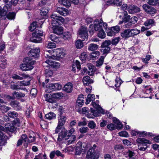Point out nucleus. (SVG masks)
I'll use <instances>...</instances> for the list:
<instances>
[{"label": "nucleus", "mask_w": 159, "mask_h": 159, "mask_svg": "<svg viewBox=\"0 0 159 159\" xmlns=\"http://www.w3.org/2000/svg\"><path fill=\"white\" fill-rule=\"evenodd\" d=\"M23 63L20 65V67L23 71L30 70L34 67L36 61L29 57H27L23 60Z\"/></svg>", "instance_id": "f257e3e1"}, {"label": "nucleus", "mask_w": 159, "mask_h": 159, "mask_svg": "<svg viewBox=\"0 0 159 159\" xmlns=\"http://www.w3.org/2000/svg\"><path fill=\"white\" fill-rule=\"evenodd\" d=\"M100 152L98 149L97 146L94 144L89 149L86 156L87 159H98L99 156Z\"/></svg>", "instance_id": "f03ea898"}, {"label": "nucleus", "mask_w": 159, "mask_h": 159, "mask_svg": "<svg viewBox=\"0 0 159 159\" xmlns=\"http://www.w3.org/2000/svg\"><path fill=\"white\" fill-rule=\"evenodd\" d=\"M43 35L42 31L36 30L35 31L32 33V37L30 38V41L33 42L39 43H40L42 40L41 38Z\"/></svg>", "instance_id": "7ed1b4c3"}, {"label": "nucleus", "mask_w": 159, "mask_h": 159, "mask_svg": "<svg viewBox=\"0 0 159 159\" xmlns=\"http://www.w3.org/2000/svg\"><path fill=\"white\" fill-rule=\"evenodd\" d=\"M78 36L81 39L82 41L87 40L88 39V33L87 28L85 26H82L78 31Z\"/></svg>", "instance_id": "20e7f679"}, {"label": "nucleus", "mask_w": 159, "mask_h": 159, "mask_svg": "<svg viewBox=\"0 0 159 159\" xmlns=\"http://www.w3.org/2000/svg\"><path fill=\"white\" fill-rule=\"evenodd\" d=\"M113 122L114 123L116 124V126L112 123L108 124L107 126V127L109 130H112L115 129L116 128L117 129H120L122 128L123 125L115 117L113 118Z\"/></svg>", "instance_id": "39448f33"}, {"label": "nucleus", "mask_w": 159, "mask_h": 159, "mask_svg": "<svg viewBox=\"0 0 159 159\" xmlns=\"http://www.w3.org/2000/svg\"><path fill=\"white\" fill-rule=\"evenodd\" d=\"M52 19V24L53 26H57L59 25V21L63 22L64 21V19L61 16H57L56 14L53 13L51 16Z\"/></svg>", "instance_id": "423d86ee"}, {"label": "nucleus", "mask_w": 159, "mask_h": 159, "mask_svg": "<svg viewBox=\"0 0 159 159\" xmlns=\"http://www.w3.org/2000/svg\"><path fill=\"white\" fill-rule=\"evenodd\" d=\"M111 44V41L109 40H106L102 43L101 45V51L103 53V54H106H106L109 52L110 50L109 46Z\"/></svg>", "instance_id": "0eeeda50"}, {"label": "nucleus", "mask_w": 159, "mask_h": 159, "mask_svg": "<svg viewBox=\"0 0 159 159\" xmlns=\"http://www.w3.org/2000/svg\"><path fill=\"white\" fill-rule=\"evenodd\" d=\"M137 143L142 144V146L144 147H141L139 149L141 150L145 151L147 148V146L146 143L150 144V142L149 140L143 138H138L136 140Z\"/></svg>", "instance_id": "6e6552de"}, {"label": "nucleus", "mask_w": 159, "mask_h": 159, "mask_svg": "<svg viewBox=\"0 0 159 159\" xmlns=\"http://www.w3.org/2000/svg\"><path fill=\"white\" fill-rule=\"evenodd\" d=\"M54 56L56 58H63L66 55L65 51L62 48H58L54 49Z\"/></svg>", "instance_id": "1a4fd4ad"}, {"label": "nucleus", "mask_w": 159, "mask_h": 159, "mask_svg": "<svg viewBox=\"0 0 159 159\" xmlns=\"http://www.w3.org/2000/svg\"><path fill=\"white\" fill-rule=\"evenodd\" d=\"M142 7L144 11L148 13L153 14L157 12V10L154 7L148 4H145L143 5Z\"/></svg>", "instance_id": "9d476101"}, {"label": "nucleus", "mask_w": 159, "mask_h": 159, "mask_svg": "<svg viewBox=\"0 0 159 159\" xmlns=\"http://www.w3.org/2000/svg\"><path fill=\"white\" fill-rule=\"evenodd\" d=\"M9 8L8 6L7 5L3 7L2 9L1 7H0V18L2 19L5 20L6 18V15L7 13L8 8Z\"/></svg>", "instance_id": "9b49d317"}, {"label": "nucleus", "mask_w": 159, "mask_h": 159, "mask_svg": "<svg viewBox=\"0 0 159 159\" xmlns=\"http://www.w3.org/2000/svg\"><path fill=\"white\" fill-rule=\"evenodd\" d=\"M120 30V28L119 26L113 27L111 28V30L107 32V35L110 36H112L118 33Z\"/></svg>", "instance_id": "f8f14e48"}, {"label": "nucleus", "mask_w": 159, "mask_h": 159, "mask_svg": "<svg viewBox=\"0 0 159 159\" xmlns=\"http://www.w3.org/2000/svg\"><path fill=\"white\" fill-rule=\"evenodd\" d=\"M140 11V9L139 7L134 5H130L128 7V11L130 14L138 12Z\"/></svg>", "instance_id": "ddd939ff"}, {"label": "nucleus", "mask_w": 159, "mask_h": 159, "mask_svg": "<svg viewBox=\"0 0 159 159\" xmlns=\"http://www.w3.org/2000/svg\"><path fill=\"white\" fill-rule=\"evenodd\" d=\"M39 48H36L31 49L29 55L32 57L36 58L39 57Z\"/></svg>", "instance_id": "4468645a"}, {"label": "nucleus", "mask_w": 159, "mask_h": 159, "mask_svg": "<svg viewBox=\"0 0 159 159\" xmlns=\"http://www.w3.org/2000/svg\"><path fill=\"white\" fill-rule=\"evenodd\" d=\"M29 77L28 75H26L25 73H22L18 75L16 74H14L12 75V78L14 80H22L26 78Z\"/></svg>", "instance_id": "2eb2a0df"}, {"label": "nucleus", "mask_w": 159, "mask_h": 159, "mask_svg": "<svg viewBox=\"0 0 159 159\" xmlns=\"http://www.w3.org/2000/svg\"><path fill=\"white\" fill-rule=\"evenodd\" d=\"M3 103L6 104V103L3 100L0 99V109L2 112L3 113L7 112L8 110H10L11 108L3 105Z\"/></svg>", "instance_id": "dca6fc26"}, {"label": "nucleus", "mask_w": 159, "mask_h": 159, "mask_svg": "<svg viewBox=\"0 0 159 159\" xmlns=\"http://www.w3.org/2000/svg\"><path fill=\"white\" fill-rule=\"evenodd\" d=\"M147 132L145 131L140 132L137 130H132L131 131V134L134 136L138 137H143L144 135H147Z\"/></svg>", "instance_id": "f3484780"}, {"label": "nucleus", "mask_w": 159, "mask_h": 159, "mask_svg": "<svg viewBox=\"0 0 159 159\" xmlns=\"http://www.w3.org/2000/svg\"><path fill=\"white\" fill-rule=\"evenodd\" d=\"M73 89L72 84L70 82H68L65 85L63 90L66 93H70L72 91Z\"/></svg>", "instance_id": "a211bd4d"}, {"label": "nucleus", "mask_w": 159, "mask_h": 159, "mask_svg": "<svg viewBox=\"0 0 159 159\" xmlns=\"http://www.w3.org/2000/svg\"><path fill=\"white\" fill-rule=\"evenodd\" d=\"M57 11L60 15L64 16H67L69 14L68 10L63 7H58L57 9Z\"/></svg>", "instance_id": "6ab92c4d"}, {"label": "nucleus", "mask_w": 159, "mask_h": 159, "mask_svg": "<svg viewBox=\"0 0 159 159\" xmlns=\"http://www.w3.org/2000/svg\"><path fill=\"white\" fill-rule=\"evenodd\" d=\"M129 16H128L125 18L124 21L127 22L128 21H129L133 24L136 23L138 21V18L136 16H133L131 18Z\"/></svg>", "instance_id": "aec40b11"}, {"label": "nucleus", "mask_w": 159, "mask_h": 159, "mask_svg": "<svg viewBox=\"0 0 159 159\" xmlns=\"http://www.w3.org/2000/svg\"><path fill=\"white\" fill-rule=\"evenodd\" d=\"M67 131L64 129L62 131L59 133L58 137L57 139V140L59 141H61L67 135Z\"/></svg>", "instance_id": "412c9836"}, {"label": "nucleus", "mask_w": 159, "mask_h": 159, "mask_svg": "<svg viewBox=\"0 0 159 159\" xmlns=\"http://www.w3.org/2000/svg\"><path fill=\"white\" fill-rule=\"evenodd\" d=\"M81 143H80V144H78L76 146L75 152L76 155H80L82 152L86 151L87 149L86 148H85L84 150L82 149V145L80 144Z\"/></svg>", "instance_id": "4be33fe9"}, {"label": "nucleus", "mask_w": 159, "mask_h": 159, "mask_svg": "<svg viewBox=\"0 0 159 159\" xmlns=\"http://www.w3.org/2000/svg\"><path fill=\"white\" fill-rule=\"evenodd\" d=\"M52 94H46L45 96L46 101L50 103H55L56 102V99L52 97Z\"/></svg>", "instance_id": "5701e85b"}, {"label": "nucleus", "mask_w": 159, "mask_h": 159, "mask_svg": "<svg viewBox=\"0 0 159 159\" xmlns=\"http://www.w3.org/2000/svg\"><path fill=\"white\" fill-rule=\"evenodd\" d=\"M97 27H95V31H98V35L99 37L103 39L105 38L106 36V34L104 32L103 28L101 29L100 27L98 29Z\"/></svg>", "instance_id": "b1692460"}, {"label": "nucleus", "mask_w": 159, "mask_h": 159, "mask_svg": "<svg viewBox=\"0 0 159 159\" xmlns=\"http://www.w3.org/2000/svg\"><path fill=\"white\" fill-rule=\"evenodd\" d=\"M30 85V81H20L19 84V87L20 88H21V89H20L23 90L24 91H26L27 92V91L26 89L25 88H24L23 86L29 85Z\"/></svg>", "instance_id": "393cba45"}, {"label": "nucleus", "mask_w": 159, "mask_h": 159, "mask_svg": "<svg viewBox=\"0 0 159 159\" xmlns=\"http://www.w3.org/2000/svg\"><path fill=\"white\" fill-rule=\"evenodd\" d=\"M53 32L54 33L57 34H61L63 32V28L61 26H55L53 29Z\"/></svg>", "instance_id": "a878e982"}, {"label": "nucleus", "mask_w": 159, "mask_h": 159, "mask_svg": "<svg viewBox=\"0 0 159 159\" xmlns=\"http://www.w3.org/2000/svg\"><path fill=\"white\" fill-rule=\"evenodd\" d=\"M82 81L84 84L86 85L93 83V80L92 79H90V77L88 76L84 77Z\"/></svg>", "instance_id": "bb28decb"}, {"label": "nucleus", "mask_w": 159, "mask_h": 159, "mask_svg": "<svg viewBox=\"0 0 159 159\" xmlns=\"http://www.w3.org/2000/svg\"><path fill=\"white\" fill-rule=\"evenodd\" d=\"M19 0H4V2L6 3L7 5L9 7H10L11 5L13 4L15 6Z\"/></svg>", "instance_id": "cd10ccee"}, {"label": "nucleus", "mask_w": 159, "mask_h": 159, "mask_svg": "<svg viewBox=\"0 0 159 159\" xmlns=\"http://www.w3.org/2000/svg\"><path fill=\"white\" fill-rule=\"evenodd\" d=\"M5 128L6 130L11 132L13 131L14 129V127L12 123H7L5 125Z\"/></svg>", "instance_id": "c85d7f7f"}, {"label": "nucleus", "mask_w": 159, "mask_h": 159, "mask_svg": "<svg viewBox=\"0 0 159 159\" xmlns=\"http://www.w3.org/2000/svg\"><path fill=\"white\" fill-rule=\"evenodd\" d=\"M45 91L47 93H50L54 91V84L50 83L47 85Z\"/></svg>", "instance_id": "c756f323"}, {"label": "nucleus", "mask_w": 159, "mask_h": 159, "mask_svg": "<svg viewBox=\"0 0 159 159\" xmlns=\"http://www.w3.org/2000/svg\"><path fill=\"white\" fill-rule=\"evenodd\" d=\"M78 106L81 107L84 103V95H80L77 99L76 102Z\"/></svg>", "instance_id": "7c9ffc66"}, {"label": "nucleus", "mask_w": 159, "mask_h": 159, "mask_svg": "<svg viewBox=\"0 0 159 159\" xmlns=\"http://www.w3.org/2000/svg\"><path fill=\"white\" fill-rule=\"evenodd\" d=\"M12 95L14 98H19L24 97L25 94L21 92L15 91L12 93Z\"/></svg>", "instance_id": "2f4dec72"}, {"label": "nucleus", "mask_w": 159, "mask_h": 159, "mask_svg": "<svg viewBox=\"0 0 159 159\" xmlns=\"http://www.w3.org/2000/svg\"><path fill=\"white\" fill-rule=\"evenodd\" d=\"M121 36L123 38H129L131 37L130 30H125L121 34Z\"/></svg>", "instance_id": "473e14b6"}, {"label": "nucleus", "mask_w": 159, "mask_h": 159, "mask_svg": "<svg viewBox=\"0 0 159 159\" xmlns=\"http://www.w3.org/2000/svg\"><path fill=\"white\" fill-rule=\"evenodd\" d=\"M66 118L65 116H61L60 118L58 119V125L63 127L64 124L65 123Z\"/></svg>", "instance_id": "72a5a7b5"}, {"label": "nucleus", "mask_w": 159, "mask_h": 159, "mask_svg": "<svg viewBox=\"0 0 159 159\" xmlns=\"http://www.w3.org/2000/svg\"><path fill=\"white\" fill-rule=\"evenodd\" d=\"M155 25V22L152 19L147 20L144 23V25L146 26H152L153 25Z\"/></svg>", "instance_id": "f704fd0d"}, {"label": "nucleus", "mask_w": 159, "mask_h": 159, "mask_svg": "<svg viewBox=\"0 0 159 159\" xmlns=\"http://www.w3.org/2000/svg\"><path fill=\"white\" fill-rule=\"evenodd\" d=\"M45 117L46 119L49 120L55 119L56 118V115L53 112H50L46 114Z\"/></svg>", "instance_id": "c9c22d12"}, {"label": "nucleus", "mask_w": 159, "mask_h": 159, "mask_svg": "<svg viewBox=\"0 0 159 159\" xmlns=\"http://www.w3.org/2000/svg\"><path fill=\"white\" fill-rule=\"evenodd\" d=\"M105 56H105H102L96 62L95 65L97 67H100L102 65Z\"/></svg>", "instance_id": "e433bc0d"}, {"label": "nucleus", "mask_w": 159, "mask_h": 159, "mask_svg": "<svg viewBox=\"0 0 159 159\" xmlns=\"http://www.w3.org/2000/svg\"><path fill=\"white\" fill-rule=\"evenodd\" d=\"M98 45L97 44L91 43L88 46V49L89 51H93L96 50L98 48Z\"/></svg>", "instance_id": "4c0bfd02"}, {"label": "nucleus", "mask_w": 159, "mask_h": 159, "mask_svg": "<svg viewBox=\"0 0 159 159\" xmlns=\"http://www.w3.org/2000/svg\"><path fill=\"white\" fill-rule=\"evenodd\" d=\"M6 16V18L9 20H11L15 18L16 13L14 12H9L7 14Z\"/></svg>", "instance_id": "58836bf2"}, {"label": "nucleus", "mask_w": 159, "mask_h": 159, "mask_svg": "<svg viewBox=\"0 0 159 159\" xmlns=\"http://www.w3.org/2000/svg\"><path fill=\"white\" fill-rule=\"evenodd\" d=\"M94 97L95 96L93 94L88 95L85 102L86 104H89L90 102L93 101L94 100Z\"/></svg>", "instance_id": "ea45409f"}, {"label": "nucleus", "mask_w": 159, "mask_h": 159, "mask_svg": "<svg viewBox=\"0 0 159 159\" xmlns=\"http://www.w3.org/2000/svg\"><path fill=\"white\" fill-rule=\"evenodd\" d=\"M52 97L54 98L55 99H61L63 96V94L61 92H58L52 93Z\"/></svg>", "instance_id": "a19ab883"}, {"label": "nucleus", "mask_w": 159, "mask_h": 159, "mask_svg": "<svg viewBox=\"0 0 159 159\" xmlns=\"http://www.w3.org/2000/svg\"><path fill=\"white\" fill-rule=\"evenodd\" d=\"M49 38L52 41L55 42L57 43H59L60 42L59 38L56 36L54 34H52L50 35L49 36Z\"/></svg>", "instance_id": "79ce46f5"}, {"label": "nucleus", "mask_w": 159, "mask_h": 159, "mask_svg": "<svg viewBox=\"0 0 159 159\" xmlns=\"http://www.w3.org/2000/svg\"><path fill=\"white\" fill-rule=\"evenodd\" d=\"M59 2L61 4L68 7L71 5L70 2L67 0H59Z\"/></svg>", "instance_id": "37998d69"}, {"label": "nucleus", "mask_w": 159, "mask_h": 159, "mask_svg": "<svg viewBox=\"0 0 159 159\" xmlns=\"http://www.w3.org/2000/svg\"><path fill=\"white\" fill-rule=\"evenodd\" d=\"M7 115L9 117L12 118H14L17 117L18 116V113L14 111H9L8 112Z\"/></svg>", "instance_id": "c03bdc74"}, {"label": "nucleus", "mask_w": 159, "mask_h": 159, "mask_svg": "<svg viewBox=\"0 0 159 159\" xmlns=\"http://www.w3.org/2000/svg\"><path fill=\"white\" fill-rule=\"evenodd\" d=\"M147 2L149 4L152 5H157L159 6V0H148Z\"/></svg>", "instance_id": "a18cd8bd"}, {"label": "nucleus", "mask_w": 159, "mask_h": 159, "mask_svg": "<svg viewBox=\"0 0 159 159\" xmlns=\"http://www.w3.org/2000/svg\"><path fill=\"white\" fill-rule=\"evenodd\" d=\"M75 45L76 48L80 49L83 46V43L80 39H78L75 42Z\"/></svg>", "instance_id": "49530a36"}, {"label": "nucleus", "mask_w": 159, "mask_h": 159, "mask_svg": "<svg viewBox=\"0 0 159 159\" xmlns=\"http://www.w3.org/2000/svg\"><path fill=\"white\" fill-rule=\"evenodd\" d=\"M103 24V23L100 22L99 23L98 21V20H96L94 22V29L95 30V27H97V28L98 29L100 27L101 29H102V25Z\"/></svg>", "instance_id": "de8ad7c7"}, {"label": "nucleus", "mask_w": 159, "mask_h": 159, "mask_svg": "<svg viewBox=\"0 0 159 159\" xmlns=\"http://www.w3.org/2000/svg\"><path fill=\"white\" fill-rule=\"evenodd\" d=\"M7 60L5 59H2L0 60V67L4 69L7 66Z\"/></svg>", "instance_id": "09e8293b"}, {"label": "nucleus", "mask_w": 159, "mask_h": 159, "mask_svg": "<svg viewBox=\"0 0 159 159\" xmlns=\"http://www.w3.org/2000/svg\"><path fill=\"white\" fill-rule=\"evenodd\" d=\"M130 32L131 37L136 35L139 34L140 32V30L136 29L130 30Z\"/></svg>", "instance_id": "8fccbe9b"}, {"label": "nucleus", "mask_w": 159, "mask_h": 159, "mask_svg": "<svg viewBox=\"0 0 159 159\" xmlns=\"http://www.w3.org/2000/svg\"><path fill=\"white\" fill-rule=\"evenodd\" d=\"M91 111L93 116H98L100 112V109H94L92 108H91Z\"/></svg>", "instance_id": "3c124183"}, {"label": "nucleus", "mask_w": 159, "mask_h": 159, "mask_svg": "<svg viewBox=\"0 0 159 159\" xmlns=\"http://www.w3.org/2000/svg\"><path fill=\"white\" fill-rule=\"evenodd\" d=\"M48 7H45L42 8L40 11V13L42 16H44L47 15L48 12Z\"/></svg>", "instance_id": "603ef678"}, {"label": "nucleus", "mask_w": 159, "mask_h": 159, "mask_svg": "<svg viewBox=\"0 0 159 159\" xmlns=\"http://www.w3.org/2000/svg\"><path fill=\"white\" fill-rule=\"evenodd\" d=\"M124 153L126 157H131L134 156V152L130 150H128L124 152Z\"/></svg>", "instance_id": "864d4df0"}, {"label": "nucleus", "mask_w": 159, "mask_h": 159, "mask_svg": "<svg viewBox=\"0 0 159 159\" xmlns=\"http://www.w3.org/2000/svg\"><path fill=\"white\" fill-rule=\"evenodd\" d=\"M94 67L93 66H90L89 67V70L88 72V74L89 75H92L95 71L94 69Z\"/></svg>", "instance_id": "5fc2aeb1"}, {"label": "nucleus", "mask_w": 159, "mask_h": 159, "mask_svg": "<svg viewBox=\"0 0 159 159\" xmlns=\"http://www.w3.org/2000/svg\"><path fill=\"white\" fill-rule=\"evenodd\" d=\"M100 55V52L99 51H95L91 53L90 57L92 58H98Z\"/></svg>", "instance_id": "6e6d98bb"}, {"label": "nucleus", "mask_w": 159, "mask_h": 159, "mask_svg": "<svg viewBox=\"0 0 159 159\" xmlns=\"http://www.w3.org/2000/svg\"><path fill=\"white\" fill-rule=\"evenodd\" d=\"M72 37V35L71 33L69 32L65 33L63 36V38L65 40H67L70 39Z\"/></svg>", "instance_id": "4d7b16f0"}, {"label": "nucleus", "mask_w": 159, "mask_h": 159, "mask_svg": "<svg viewBox=\"0 0 159 159\" xmlns=\"http://www.w3.org/2000/svg\"><path fill=\"white\" fill-rule=\"evenodd\" d=\"M45 57L47 59V60L45 61V62L51 65V64L52 62H53V61L51 60V59H52L51 56H49L47 54H45Z\"/></svg>", "instance_id": "13d9d810"}, {"label": "nucleus", "mask_w": 159, "mask_h": 159, "mask_svg": "<svg viewBox=\"0 0 159 159\" xmlns=\"http://www.w3.org/2000/svg\"><path fill=\"white\" fill-rule=\"evenodd\" d=\"M37 22H33L31 24L29 27V30L32 31H34L36 28V25Z\"/></svg>", "instance_id": "bf43d9fd"}, {"label": "nucleus", "mask_w": 159, "mask_h": 159, "mask_svg": "<svg viewBox=\"0 0 159 159\" xmlns=\"http://www.w3.org/2000/svg\"><path fill=\"white\" fill-rule=\"evenodd\" d=\"M87 56L86 53L83 52L81 54L80 56V59L82 61H84L86 60Z\"/></svg>", "instance_id": "052dcab7"}, {"label": "nucleus", "mask_w": 159, "mask_h": 159, "mask_svg": "<svg viewBox=\"0 0 159 159\" xmlns=\"http://www.w3.org/2000/svg\"><path fill=\"white\" fill-rule=\"evenodd\" d=\"M54 84V91L60 90L62 89V86L60 84L56 83Z\"/></svg>", "instance_id": "680f3d73"}, {"label": "nucleus", "mask_w": 159, "mask_h": 159, "mask_svg": "<svg viewBox=\"0 0 159 159\" xmlns=\"http://www.w3.org/2000/svg\"><path fill=\"white\" fill-rule=\"evenodd\" d=\"M96 124L93 121H91L88 124V126L91 129H93L96 127Z\"/></svg>", "instance_id": "e2e57ef3"}, {"label": "nucleus", "mask_w": 159, "mask_h": 159, "mask_svg": "<svg viewBox=\"0 0 159 159\" xmlns=\"http://www.w3.org/2000/svg\"><path fill=\"white\" fill-rule=\"evenodd\" d=\"M89 130V129L87 127H82L79 129V131L81 133H85Z\"/></svg>", "instance_id": "0e129e2a"}, {"label": "nucleus", "mask_w": 159, "mask_h": 159, "mask_svg": "<svg viewBox=\"0 0 159 159\" xmlns=\"http://www.w3.org/2000/svg\"><path fill=\"white\" fill-rule=\"evenodd\" d=\"M120 39L119 37L115 38L111 41V43L113 45H116L119 41Z\"/></svg>", "instance_id": "69168bd1"}, {"label": "nucleus", "mask_w": 159, "mask_h": 159, "mask_svg": "<svg viewBox=\"0 0 159 159\" xmlns=\"http://www.w3.org/2000/svg\"><path fill=\"white\" fill-rule=\"evenodd\" d=\"M56 44L53 42H49L47 45V47L48 48H55Z\"/></svg>", "instance_id": "338daca9"}, {"label": "nucleus", "mask_w": 159, "mask_h": 159, "mask_svg": "<svg viewBox=\"0 0 159 159\" xmlns=\"http://www.w3.org/2000/svg\"><path fill=\"white\" fill-rule=\"evenodd\" d=\"M53 74L52 71L49 70H45V76L46 77H51Z\"/></svg>", "instance_id": "774afa93"}]
</instances>
